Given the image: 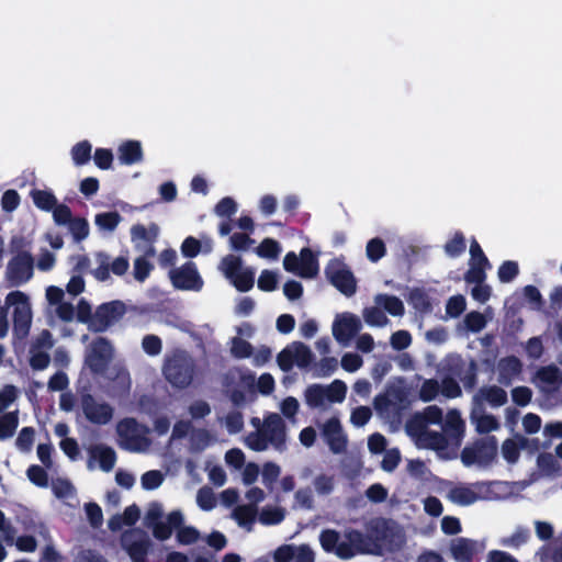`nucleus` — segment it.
Segmentation results:
<instances>
[{
	"label": "nucleus",
	"instance_id": "5701e85b",
	"mask_svg": "<svg viewBox=\"0 0 562 562\" xmlns=\"http://www.w3.org/2000/svg\"><path fill=\"white\" fill-rule=\"evenodd\" d=\"M33 274V259L27 252L18 254L7 267V278L14 284L26 282Z\"/></svg>",
	"mask_w": 562,
	"mask_h": 562
},
{
	"label": "nucleus",
	"instance_id": "f03ea898",
	"mask_svg": "<svg viewBox=\"0 0 562 562\" xmlns=\"http://www.w3.org/2000/svg\"><path fill=\"white\" fill-rule=\"evenodd\" d=\"M117 445L127 451L144 453L151 447L149 428L134 418L121 419L115 427Z\"/></svg>",
	"mask_w": 562,
	"mask_h": 562
},
{
	"label": "nucleus",
	"instance_id": "dca6fc26",
	"mask_svg": "<svg viewBox=\"0 0 562 562\" xmlns=\"http://www.w3.org/2000/svg\"><path fill=\"white\" fill-rule=\"evenodd\" d=\"M283 267L286 271L302 278H314L318 272L317 259L308 248L302 249L299 256L294 252L286 254Z\"/></svg>",
	"mask_w": 562,
	"mask_h": 562
},
{
	"label": "nucleus",
	"instance_id": "3c124183",
	"mask_svg": "<svg viewBox=\"0 0 562 562\" xmlns=\"http://www.w3.org/2000/svg\"><path fill=\"white\" fill-rule=\"evenodd\" d=\"M165 474L158 470H150L140 476V485L145 491L157 490L162 485Z\"/></svg>",
	"mask_w": 562,
	"mask_h": 562
},
{
	"label": "nucleus",
	"instance_id": "72a5a7b5",
	"mask_svg": "<svg viewBox=\"0 0 562 562\" xmlns=\"http://www.w3.org/2000/svg\"><path fill=\"white\" fill-rule=\"evenodd\" d=\"M506 401L507 395L503 389L495 385L485 386L480 389L473 396V406L482 408L483 404L487 403L491 406L497 407L504 405Z\"/></svg>",
	"mask_w": 562,
	"mask_h": 562
},
{
	"label": "nucleus",
	"instance_id": "1a4fd4ad",
	"mask_svg": "<svg viewBox=\"0 0 562 562\" xmlns=\"http://www.w3.org/2000/svg\"><path fill=\"white\" fill-rule=\"evenodd\" d=\"M496 456L497 440L490 437L465 447L461 452V461L465 467H487L495 460Z\"/></svg>",
	"mask_w": 562,
	"mask_h": 562
},
{
	"label": "nucleus",
	"instance_id": "a19ab883",
	"mask_svg": "<svg viewBox=\"0 0 562 562\" xmlns=\"http://www.w3.org/2000/svg\"><path fill=\"white\" fill-rule=\"evenodd\" d=\"M521 369L520 361L515 357L502 359L497 364L501 382H509L514 376L518 375Z\"/></svg>",
	"mask_w": 562,
	"mask_h": 562
},
{
	"label": "nucleus",
	"instance_id": "58836bf2",
	"mask_svg": "<svg viewBox=\"0 0 562 562\" xmlns=\"http://www.w3.org/2000/svg\"><path fill=\"white\" fill-rule=\"evenodd\" d=\"M345 538L347 546H350L356 553H368L373 554L375 549L372 548L370 540L368 539V535L364 537L361 532L357 530H349L345 533Z\"/></svg>",
	"mask_w": 562,
	"mask_h": 562
},
{
	"label": "nucleus",
	"instance_id": "6e6552de",
	"mask_svg": "<svg viewBox=\"0 0 562 562\" xmlns=\"http://www.w3.org/2000/svg\"><path fill=\"white\" fill-rule=\"evenodd\" d=\"M5 306L12 307L14 334L23 339L29 335L32 324V307L29 296L21 291L10 292L5 297Z\"/></svg>",
	"mask_w": 562,
	"mask_h": 562
},
{
	"label": "nucleus",
	"instance_id": "39448f33",
	"mask_svg": "<svg viewBox=\"0 0 562 562\" xmlns=\"http://www.w3.org/2000/svg\"><path fill=\"white\" fill-rule=\"evenodd\" d=\"M346 393L347 385L340 380H335L328 385H310L304 392V400L311 408L327 411L331 404L344 402Z\"/></svg>",
	"mask_w": 562,
	"mask_h": 562
},
{
	"label": "nucleus",
	"instance_id": "20e7f679",
	"mask_svg": "<svg viewBox=\"0 0 562 562\" xmlns=\"http://www.w3.org/2000/svg\"><path fill=\"white\" fill-rule=\"evenodd\" d=\"M406 434L414 440L419 449L434 450L442 459H452L457 456L456 448L446 435L438 431L420 428V422H415Z\"/></svg>",
	"mask_w": 562,
	"mask_h": 562
},
{
	"label": "nucleus",
	"instance_id": "c85d7f7f",
	"mask_svg": "<svg viewBox=\"0 0 562 562\" xmlns=\"http://www.w3.org/2000/svg\"><path fill=\"white\" fill-rule=\"evenodd\" d=\"M442 429V434L447 436L451 445L458 451L464 437L465 423L457 409H451L447 413Z\"/></svg>",
	"mask_w": 562,
	"mask_h": 562
},
{
	"label": "nucleus",
	"instance_id": "13d9d810",
	"mask_svg": "<svg viewBox=\"0 0 562 562\" xmlns=\"http://www.w3.org/2000/svg\"><path fill=\"white\" fill-rule=\"evenodd\" d=\"M49 350L38 349L31 346L30 349V364L33 369L43 370L49 363Z\"/></svg>",
	"mask_w": 562,
	"mask_h": 562
},
{
	"label": "nucleus",
	"instance_id": "e433bc0d",
	"mask_svg": "<svg viewBox=\"0 0 562 562\" xmlns=\"http://www.w3.org/2000/svg\"><path fill=\"white\" fill-rule=\"evenodd\" d=\"M528 439L517 435L503 441L501 452L508 463H516L519 459L520 451L527 447Z\"/></svg>",
	"mask_w": 562,
	"mask_h": 562
},
{
	"label": "nucleus",
	"instance_id": "e2e57ef3",
	"mask_svg": "<svg viewBox=\"0 0 562 562\" xmlns=\"http://www.w3.org/2000/svg\"><path fill=\"white\" fill-rule=\"evenodd\" d=\"M142 348L148 356L155 357L160 355L162 350V341L156 335H146L142 339Z\"/></svg>",
	"mask_w": 562,
	"mask_h": 562
},
{
	"label": "nucleus",
	"instance_id": "c756f323",
	"mask_svg": "<svg viewBox=\"0 0 562 562\" xmlns=\"http://www.w3.org/2000/svg\"><path fill=\"white\" fill-rule=\"evenodd\" d=\"M470 269L465 274V280L468 282H482L485 278V268L488 267V260L476 241H473L470 246Z\"/></svg>",
	"mask_w": 562,
	"mask_h": 562
},
{
	"label": "nucleus",
	"instance_id": "49530a36",
	"mask_svg": "<svg viewBox=\"0 0 562 562\" xmlns=\"http://www.w3.org/2000/svg\"><path fill=\"white\" fill-rule=\"evenodd\" d=\"M256 514V507L251 505H240L233 510L232 516L239 526L246 528L247 530H250Z\"/></svg>",
	"mask_w": 562,
	"mask_h": 562
},
{
	"label": "nucleus",
	"instance_id": "de8ad7c7",
	"mask_svg": "<svg viewBox=\"0 0 562 562\" xmlns=\"http://www.w3.org/2000/svg\"><path fill=\"white\" fill-rule=\"evenodd\" d=\"M32 198L35 205L44 211H52L54 213V209L63 205L57 203L56 198L50 192L44 190H34Z\"/></svg>",
	"mask_w": 562,
	"mask_h": 562
},
{
	"label": "nucleus",
	"instance_id": "b1692460",
	"mask_svg": "<svg viewBox=\"0 0 562 562\" xmlns=\"http://www.w3.org/2000/svg\"><path fill=\"white\" fill-rule=\"evenodd\" d=\"M164 508L159 503L149 504L144 521L148 528L151 529L155 538L159 540H166L171 536V527L168 522L162 520Z\"/></svg>",
	"mask_w": 562,
	"mask_h": 562
},
{
	"label": "nucleus",
	"instance_id": "f8f14e48",
	"mask_svg": "<svg viewBox=\"0 0 562 562\" xmlns=\"http://www.w3.org/2000/svg\"><path fill=\"white\" fill-rule=\"evenodd\" d=\"M361 329L362 322L360 317L350 312L336 314L331 324L333 337L342 346H348Z\"/></svg>",
	"mask_w": 562,
	"mask_h": 562
},
{
	"label": "nucleus",
	"instance_id": "f704fd0d",
	"mask_svg": "<svg viewBox=\"0 0 562 562\" xmlns=\"http://www.w3.org/2000/svg\"><path fill=\"white\" fill-rule=\"evenodd\" d=\"M479 485H457L453 486L447 494V498L461 506H468L479 499Z\"/></svg>",
	"mask_w": 562,
	"mask_h": 562
},
{
	"label": "nucleus",
	"instance_id": "f257e3e1",
	"mask_svg": "<svg viewBox=\"0 0 562 562\" xmlns=\"http://www.w3.org/2000/svg\"><path fill=\"white\" fill-rule=\"evenodd\" d=\"M256 431L248 434L244 442L254 451H265L269 445L280 449L286 440V427L282 417L277 413L267 415L263 420L254 417L250 420Z\"/></svg>",
	"mask_w": 562,
	"mask_h": 562
},
{
	"label": "nucleus",
	"instance_id": "f3484780",
	"mask_svg": "<svg viewBox=\"0 0 562 562\" xmlns=\"http://www.w3.org/2000/svg\"><path fill=\"white\" fill-rule=\"evenodd\" d=\"M87 468L90 471L101 470L110 472L114 469L116 463L115 450L105 443H93L87 448Z\"/></svg>",
	"mask_w": 562,
	"mask_h": 562
},
{
	"label": "nucleus",
	"instance_id": "a878e982",
	"mask_svg": "<svg viewBox=\"0 0 562 562\" xmlns=\"http://www.w3.org/2000/svg\"><path fill=\"white\" fill-rule=\"evenodd\" d=\"M183 514L180 510L171 512L168 515V522L171 530H177L176 538L180 544L190 546L196 543L201 539L200 531L192 526L183 525Z\"/></svg>",
	"mask_w": 562,
	"mask_h": 562
},
{
	"label": "nucleus",
	"instance_id": "864d4df0",
	"mask_svg": "<svg viewBox=\"0 0 562 562\" xmlns=\"http://www.w3.org/2000/svg\"><path fill=\"white\" fill-rule=\"evenodd\" d=\"M187 412L191 420L196 422L209 416L212 412V408L206 401L195 400L188 405Z\"/></svg>",
	"mask_w": 562,
	"mask_h": 562
},
{
	"label": "nucleus",
	"instance_id": "052dcab7",
	"mask_svg": "<svg viewBox=\"0 0 562 562\" xmlns=\"http://www.w3.org/2000/svg\"><path fill=\"white\" fill-rule=\"evenodd\" d=\"M463 323L468 330L477 333L485 327L487 319L485 315L479 312H471L464 317Z\"/></svg>",
	"mask_w": 562,
	"mask_h": 562
},
{
	"label": "nucleus",
	"instance_id": "69168bd1",
	"mask_svg": "<svg viewBox=\"0 0 562 562\" xmlns=\"http://www.w3.org/2000/svg\"><path fill=\"white\" fill-rule=\"evenodd\" d=\"M237 212V203L232 198L222 199L214 207L218 217H229Z\"/></svg>",
	"mask_w": 562,
	"mask_h": 562
},
{
	"label": "nucleus",
	"instance_id": "6e6d98bb",
	"mask_svg": "<svg viewBox=\"0 0 562 562\" xmlns=\"http://www.w3.org/2000/svg\"><path fill=\"white\" fill-rule=\"evenodd\" d=\"M386 252L385 244L380 238H372L366 246V254L370 261L376 262L384 257Z\"/></svg>",
	"mask_w": 562,
	"mask_h": 562
},
{
	"label": "nucleus",
	"instance_id": "603ef678",
	"mask_svg": "<svg viewBox=\"0 0 562 562\" xmlns=\"http://www.w3.org/2000/svg\"><path fill=\"white\" fill-rule=\"evenodd\" d=\"M216 496L209 486L201 487L196 493V504L202 510H212L216 506Z\"/></svg>",
	"mask_w": 562,
	"mask_h": 562
},
{
	"label": "nucleus",
	"instance_id": "a211bd4d",
	"mask_svg": "<svg viewBox=\"0 0 562 562\" xmlns=\"http://www.w3.org/2000/svg\"><path fill=\"white\" fill-rule=\"evenodd\" d=\"M322 437L335 454L346 452L348 438L338 417L333 416L321 425Z\"/></svg>",
	"mask_w": 562,
	"mask_h": 562
},
{
	"label": "nucleus",
	"instance_id": "cd10ccee",
	"mask_svg": "<svg viewBox=\"0 0 562 562\" xmlns=\"http://www.w3.org/2000/svg\"><path fill=\"white\" fill-rule=\"evenodd\" d=\"M143 145L136 139L123 140L116 148V159L122 166H135L144 161Z\"/></svg>",
	"mask_w": 562,
	"mask_h": 562
},
{
	"label": "nucleus",
	"instance_id": "4d7b16f0",
	"mask_svg": "<svg viewBox=\"0 0 562 562\" xmlns=\"http://www.w3.org/2000/svg\"><path fill=\"white\" fill-rule=\"evenodd\" d=\"M212 441L210 432L205 429H196L191 432L190 446L193 451H202Z\"/></svg>",
	"mask_w": 562,
	"mask_h": 562
},
{
	"label": "nucleus",
	"instance_id": "aec40b11",
	"mask_svg": "<svg viewBox=\"0 0 562 562\" xmlns=\"http://www.w3.org/2000/svg\"><path fill=\"white\" fill-rule=\"evenodd\" d=\"M123 549L127 552L133 562H145L150 541L139 530L125 532L121 539Z\"/></svg>",
	"mask_w": 562,
	"mask_h": 562
},
{
	"label": "nucleus",
	"instance_id": "9d476101",
	"mask_svg": "<svg viewBox=\"0 0 562 562\" xmlns=\"http://www.w3.org/2000/svg\"><path fill=\"white\" fill-rule=\"evenodd\" d=\"M113 355L114 349L111 342L99 337L87 347L85 366L94 374H103L113 359Z\"/></svg>",
	"mask_w": 562,
	"mask_h": 562
},
{
	"label": "nucleus",
	"instance_id": "4be33fe9",
	"mask_svg": "<svg viewBox=\"0 0 562 562\" xmlns=\"http://www.w3.org/2000/svg\"><path fill=\"white\" fill-rule=\"evenodd\" d=\"M124 305L120 302H111L98 307L91 321V328L103 331L124 314Z\"/></svg>",
	"mask_w": 562,
	"mask_h": 562
},
{
	"label": "nucleus",
	"instance_id": "338daca9",
	"mask_svg": "<svg viewBox=\"0 0 562 562\" xmlns=\"http://www.w3.org/2000/svg\"><path fill=\"white\" fill-rule=\"evenodd\" d=\"M251 346L243 338L235 337L232 340L231 352L236 358H248L251 355Z\"/></svg>",
	"mask_w": 562,
	"mask_h": 562
},
{
	"label": "nucleus",
	"instance_id": "4c0bfd02",
	"mask_svg": "<svg viewBox=\"0 0 562 562\" xmlns=\"http://www.w3.org/2000/svg\"><path fill=\"white\" fill-rule=\"evenodd\" d=\"M417 420L420 422L422 430L428 429L430 424H439L442 420V411L436 405L426 407L422 413L414 415L406 423L405 431H409V427Z\"/></svg>",
	"mask_w": 562,
	"mask_h": 562
},
{
	"label": "nucleus",
	"instance_id": "9b49d317",
	"mask_svg": "<svg viewBox=\"0 0 562 562\" xmlns=\"http://www.w3.org/2000/svg\"><path fill=\"white\" fill-rule=\"evenodd\" d=\"M255 376L240 369L229 370L224 379V392L235 405L246 402V393L254 386Z\"/></svg>",
	"mask_w": 562,
	"mask_h": 562
},
{
	"label": "nucleus",
	"instance_id": "2f4dec72",
	"mask_svg": "<svg viewBox=\"0 0 562 562\" xmlns=\"http://www.w3.org/2000/svg\"><path fill=\"white\" fill-rule=\"evenodd\" d=\"M319 541L324 550L334 552L341 559H350L355 555V551L350 546L339 542V533L335 530H324L319 536Z\"/></svg>",
	"mask_w": 562,
	"mask_h": 562
},
{
	"label": "nucleus",
	"instance_id": "c03bdc74",
	"mask_svg": "<svg viewBox=\"0 0 562 562\" xmlns=\"http://www.w3.org/2000/svg\"><path fill=\"white\" fill-rule=\"evenodd\" d=\"M159 228L156 224H150L148 227L143 225H135L132 228V240L137 245L144 243H153L158 236Z\"/></svg>",
	"mask_w": 562,
	"mask_h": 562
},
{
	"label": "nucleus",
	"instance_id": "ddd939ff",
	"mask_svg": "<svg viewBox=\"0 0 562 562\" xmlns=\"http://www.w3.org/2000/svg\"><path fill=\"white\" fill-rule=\"evenodd\" d=\"M314 356L308 346L301 341H294L284 348L277 357L280 369L290 371L293 366L306 368L313 362Z\"/></svg>",
	"mask_w": 562,
	"mask_h": 562
},
{
	"label": "nucleus",
	"instance_id": "393cba45",
	"mask_svg": "<svg viewBox=\"0 0 562 562\" xmlns=\"http://www.w3.org/2000/svg\"><path fill=\"white\" fill-rule=\"evenodd\" d=\"M276 562H314V552L307 544H282L273 552Z\"/></svg>",
	"mask_w": 562,
	"mask_h": 562
},
{
	"label": "nucleus",
	"instance_id": "4468645a",
	"mask_svg": "<svg viewBox=\"0 0 562 562\" xmlns=\"http://www.w3.org/2000/svg\"><path fill=\"white\" fill-rule=\"evenodd\" d=\"M80 411L89 423L98 426L109 424L114 416V409L110 404L97 400L89 393L81 395Z\"/></svg>",
	"mask_w": 562,
	"mask_h": 562
},
{
	"label": "nucleus",
	"instance_id": "2eb2a0df",
	"mask_svg": "<svg viewBox=\"0 0 562 562\" xmlns=\"http://www.w3.org/2000/svg\"><path fill=\"white\" fill-rule=\"evenodd\" d=\"M325 273L330 283L346 296H352L356 293L357 280L342 261L331 260L326 267Z\"/></svg>",
	"mask_w": 562,
	"mask_h": 562
},
{
	"label": "nucleus",
	"instance_id": "774afa93",
	"mask_svg": "<svg viewBox=\"0 0 562 562\" xmlns=\"http://www.w3.org/2000/svg\"><path fill=\"white\" fill-rule=\"evenodd\" d=\"M390 344L395 350L406 349L412 344V336L406 330H397L392 334Z\"/></svg>",
	"mask_w": 562,
	"mask_h": 562
},
{
	"label": "nucleus",
	"instance_id": "412c9836",
	"mask_svg": "<svg viewBox=\"0 0 562 562\" xmlns=\"http://www.w3.org/2000/svg\"><path fill=\"white\" fill-rule=\"evenodd\" d=\"M54 221L57 225H68L69 231L76 240H82L89 235V225L85 218L71 216L67 205L54 209Z\"/></svg>",
	"mask_w": 562,
	"mask_h": 562
},
{
	"label": "nucleus",
	"instance_id": "7ed1b4c3",
	"mask_svg": "<svg viewBox=\"0 0 562 562\" xmlns=\"http://www.w3.org/2000/svg\"><path fill=\"white\" fill-rule=\"evenodd\" d=\"M368 539L373 554L393 551L401 548L405 541L403 531L395 525L383 519H373L367 525Z\"/></svg>",
	"mask_w": 562,
	"mask_h": 562
},
{
	"label": "nucleus",
	"instance_id": "473e14b6",
	"mask_svg": "<svg viewBox=\"0 0 562 562\" xmlns=\"http://www.w3.org/2000/svg\"><path fill=\"white\" fill-rule=\"evenodd\" d=\"M484 548V543L465 538H458L452 541L450 551L457 561L469 562L475 553L483 551Z\"/></svg>",
	"mask_w": 562,
	"mask_h": 562
},
{
	"label": "nucleus",
	"instance_id": "79ce46f5",
	"mask_svg": "<svg viewBox=\"0 0 562 562\" xmlns=\"http://www.w3.org/2000/svg\"><path fill=\"white\" fill-rule=\"evenodd\" d=\"M374 303L382 306V308L392 316H402L404 314V304L396 296L378 294L374 297Z\"/></svg>",
	"mask_w": 562,
	"mask_h": 562
},
{
	"label": "nucleus",
	"instance_id": "8fccbe9b",
	"mask_svg": "<svg viewBox=\"0 0 562 562\" xmlns=\"http://www.w3.org/2000/svg\"><path fill=\"white\" fill-rule=\"evenodd\" d=\"M19 424L16 412L8 413L0 417V440L10 438Z\"/></svg>",
	"mask_w": 562,
	"mask_h": 562
},
{
	"label": "nucleus",
	"instance_id": "7c9ffc66",
	"mask_svg": "<svg viewBox=\"0 0 562 562\" xmlns=\"http://www.w3.org/2000/svg\"><path fill=\"white\" fill-rule=\"evenodd\" d=\"M535 383L543 392L557 391L562 385V372L555 366L540 368L536 373Z\"/></svg>",
	"mask_w": 562,
	"mask_h": 562
},
{
	"label": "nucleus",
	"instance_id": "0e129e2a",
	"mask_svg": "<svg viewBox=\"0 0 562 562\" xmlns=\"http://www.w3.org/2000/svg\"><path fill=\"white\" fill-rule=\"evenodd\" d=\"M153 269V265L145 258L138 257L134 261L133 276L138 282L145 281Z\"/></svg>",
	"mask_w": 562,
	"mask_h": 562
},
{
	"label": "nucleus",
	"instance_id": "423d86ee",
	"mask_svg": "<svg viewBox=\"0 0 562 562\" xmlns=\"http://www.w3.org/2000/svg\"><path fill=\"white\" fill-rule=\"evenodd\" d=\"M218 270L236 290L248 292L252 289L255 272L244 265L239 256L233 254L224 256L218 263Z\"/></svg>",
	"mask_w": 562,
	"mask_h": 562
},
{
	"label": "nucleus",
	"instance_id": "bf43d9fd",
	"mask_svg": "<svg viewBox=\"0 0 562 562\" xmlns=\"http://www.w3.org/2000/svg\"><path fill=\"white\" fill-rule=\"evenodd\" d=\"M314 488L318 495H328L334 491L335 479L333 475L318 474L314 479Z\"/></svg>",
	"mask_w": 562,
	"mask_h": 562
},
{
	"label": "nucleus",
	"instance_id": "09e8293b",
	"mask_svg": "<svg viewBox=\"0 0 562 562\" xmlns=\"http://www.w3.org/2000/svg\"><path fill=\"white\" fill-rule=\"evenodd\" d=\"M285 510L278 506H266L259 514V521L263 525H276L284 519Z\"/></svg>",
	"mask_w": 562,
	"mask_h": 562
},
{
	"label": "nucleus",
	"instance_id": "680f3d73",
	"mask_svg": "<svg viewBox=\"0 0 562 562\" xmlns=\"http://www.w3.org/2000/svg\"><path fill=\"white\" fill-rule=\"evenodd\" d=\"M256 252L259 257L274 259L279 256L280 246L276 240L266 238L257 247Z\"/></svg>",
	"mask_w": 562,
	"mask_h": 562
},
{
	"label": "nucleus",
	"instance_id": "a18cd8bd",
	"mask_svg": "<svg viewBox=\"0 0 562 562\" xmlns=\"http://www.w3.org/2000/svg\"><path fill=\"white\" fill-rule=\"evenodd\" d=\"M122 222V216L117 212L99 213L94 217V224L101 232H113Z\"/></svg>",
	"mask_w": 562,
	"mask_h": 562
},
{
	"label": "nucleus",
	"instance_id": "bb28decb",
	"mask_svg": "<svg viewBox=\"0 0 562 562\" xmlns=\"http://www.w3.org/2000/svg\"><path fill=\"white\" fill-rule=\"evenodd\" d=\"M64 290L58 286H48L46 289V299L54 308V313L63 322L69 323L75 319V306L64 300Z\"/></svg>",
	"mask_w": 562,
	"mask_h": 562
},
{
	"label": "nucleus",
	"instance_id": "5fc2aeb1",
	"mask_svg": "<svg viewBox=\"0 0 562 562\" xmlns=\"http://www.w3.org/2000/svg\"><path fill=\"white\" fill-rule=\"evenodd\" d=\"M92 159L100 170H109L113 165L114 155L110 148L98 147L92 155Z\"/></svg>",
	"mask_w": 562,
	"mask_h": 562
},
{
	"label": "nucleus",
	"instance_id": "6ab92c4d",
	"mask_svg": "<svg viewBox=\"0 0 562 562\" xmlns=\"http://www.w3.org/2000/svg\"><path fill=\"white\" fill-rule=\"evenodd\" d=\"M172 285L179 290L199 291L203 286V280L192 262L169 271Z\"/></svg>",
	"mask_w": 562,
	"mask_h": 562
},
{
	"label": "nucleus",
	"instance_id": "0eeeda50",
	"mask_svg": "<svg viewBox=\"0 0 562 562\" xmlns=\"http://www.w3.org/2000/svg\"><path fill=\"white\" fill-rule=\"evenodd\" d=\"M166 380L177 389L188 387L195 375L193 359L184 352H176L167 358L164 366Z\"/></svg>",
	"mask_w": 562,
	"mask_h": 562
},
{
	"label": "nucleus",
	"instance_id": "c9c22d12",
	"mask_svg": "<svg viewBox=\"0 0 562 562\" xmlns=\"http://www.w3.org/2000/svg\"><path fill=\"white\" fill-rule=\"evenodd\" d=\"M471 422L479 434H488L499 429V422L493 415L485 414L481 407H474L471 412Z\"/></svg>",
	"mask_w": 562,
	"mask_h": 562
},
{
	"label": "nucleus",
	"instance_id": "ea45409f",
	"mask_svg": "<svg viewBox=\"0 0 562 562\" xmlns=\"http://www.w3.org/2000/svg\"><path fill=\"white\" fill-rule=\"evenodd\" d=\"M72 162L77 167L86 166L92 159V145L89 140H80L70 149Z\"/></svg>",
	"mask_w": 562,
	"mask_h": 562
},
{
	"label": "nucleus",
	"instance_id": "37998d69",
	"mask_svg": "<svg viewBox=\"0 0 562 562\" xmlns=\"http://www.w3.org/2000/svg\"><path fill=\"white\" fill-rule=\"evenodd\" d=\"M362 317L368 326L371 327H385L389 324V318L382 311V306L374 303L373 306L363 308Z\"/></svg>",
	"mask_w": 562,
	"mask_h": 562
}]
</instances>
